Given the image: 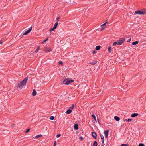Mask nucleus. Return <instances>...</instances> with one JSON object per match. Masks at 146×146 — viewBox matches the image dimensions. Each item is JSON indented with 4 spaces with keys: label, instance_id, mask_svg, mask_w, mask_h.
I'll list each match as a JSON object with an SVG mask.
<instances>
[{
    "label": "nucleus",
    "instance_id": "obj_40",
    "mask_svg": "<svg viewBox=\"0 0 146 146\" xmlns=\"http://www.w3.org/2000/svg\"><path fill=\"white\" fill-rule=\"evenodd\" d=\"M131 38H130V39H129L128 41H127V42H129L130 41H131Z\"/></svg>",
    "mask_w": 146,
    "mask_h": 146
},
{
    "label": "nucleus",
    "instance_id": "obj_35",
    "mask_svg": "<svg viewBox=\"0 0 146 146\" xmlns=\"http://www.w3.org/2000/svg\"><path fill=\"white\" fill-rule=\"evenodd\" d=\"M60 135H61L60 134H59L56 135V137H58V138L60 136Z\"/></svg>",
    "mask_w": 146,
    "mask_h": 146
},
{
    "label": "nucleus",
    "instance_id": "obj_37",
    "mask_svg": "<svg viewBox=\"0 0 146 146\" xmlns=\"http://www.w3.org/2000/svg\"><path fill=\"white\" fill-rule=\"evenodd\" d=\"M80 139L81 140H83V138L82 137H80Z\"/></svg>",
    "mask_w": 146,
    "mask_h": 146
},
{
    "label": "nucleus",
    "instance_id": "obj_1",
    "mask_svg": "<svg viewBox=\"0 0 146 146\" xmlns=\"http://www.w3.org/2000/svg\"><path fill=\"white\" fill-rule=\"evenodd\" d=\"M28 77H26L24 80H23L22 81L20 82L17 85V88L22 89L23 87L26 85L28 80Z\"/></svg>",
    "mask_w": 146,
    "mask_h": 146
},
{
    "label": "nucleus",
    "instance_id": "obj_36",
    "mask_svg": "<svg viewBox=\"0 0 146 146\" xmlns=\"http://www.w3.org/2000/svg\"><path fill=\"white\" fill-rule=\"evenodd\" d=\"M63 64V62H61V61H60L59 62V65H60V64Z\"/></svg>",
    "mask_w": 146,
    "mask_h": 146
},
{
    "label": "nucleus",
    "instance_id": "obj_41",
    "mask_svg": "<svg viewBox=\"0 0 146 146\" xmlns=\"http://www.w3.org/2000/svg\"><path fill=\"white\" fill-rule=\"evenodd\" d=\"M104 29V28L102 27V28L101 29V31H102V30H103Z\"/></svg>",
    "mask_w": 146,
    "mask_h": 146
},
{
    "label": "nucleus",
    "instance_id": "obj_21",
    "mask_svg": "<svg viewBox=\"0 0 146 146\" xmlns=\"http://www.w3.org/2000/svg\"><path fill=\"white\" fill-rule=\"evenodd\" d=\"M97 143L96 141H95L94 142L93 146H97Z\"/></svg>",
    "mask_w": 146,
    "mask_h": 146
},
{
    "label": "nucleus",
    "instance_id": "obj_32",
    "mask_svg": "<svg viewBox=\"0 0 146 146\" xmlns=\"http://www.w3.org/2000/svg\"><path fill=\"white\" fill-rule=\"evenodd\" d=\"M30 130V129L29 128V129H28L27 130V131H25V133H27L28 132H29V131Z\"/></svg>",
    "mask_w": 146,
    "mask_h": 146
},
{
    "label": "nucleus",
    "instance_id": "obj_17",
    "mask_svg": "<svg viewBox=\"0 0 146 146\" xmlns=\"http://www.w3.org/2000/svg\"><path fill=\"white\" fill-rule=\"evenodd\" d=\"M40 46H38L36 50L35 51V53H37L39 51V50H40Z\"/></svg>",
    "mask_w": 146,
    "mask_h": 146
},
{
    "label": "nucleus",
    "instance_id": "obj_19",
    "mask_svg": "<svg viewBox=\"0 0 146 146\" xmlns=\"http://www.w3.org/2000/svg\"><path fill=\"white\" fill-rule=\"evenodd\" d=\"M72 112V110H68L66 112V113L67 114H70Z\"/></svg>",
    "mask_w": 146,
    "mask_h": 146
},
{
    "label": "nucleus",
    "instance_id": "obj_5",
    "mask_svg": "<svg viewBox=\"0 0 146 146\" xmlns=\"http://www.w3.org/2000/svg\"><path fill=\"white\" fill-rule=\"evenodd\" d=\"M125 39L124 38H120L118 40V41L119 42V45H121L122 43L124 42Z\"/></svg>",
    "mask_w": 146,
    "mask_h": 146
},
{
    "label": "nucleus",
    "instance_id": "obj_27",
    "mask_svg": "<svg viewBox=\"0 0 146 146\" xmlns=\"http://www.w3.org/2000/svg\"><path fill=\"white\" fill-rule=\"evenodd\" d=\"M74 104H72V106L70 107V109H73L74 108Z\"/></svg>",
    "mask_w": 146,
    "mask_h": 146
},
{
    "label": "nucleus",
    "instance_id": "obj_8",
    "mask_svg": "<svg viewBox=\"0 0 146 146\" xmlns=\"http://www.w3.org/2000/svg\"><path fill=\"white\" fill-rule=\"evenodd\" d=\"M92 136L95 139H96L97 138V134L95 132H92Z\"/></svg>",
    "mask_w": 146,
    "mask_h": 146
},
{
    "label": "nucleus",
    "instance_id": "obj_12",
    "mask_svg": "<svg viewBox=\"0 0 146 146\" xmlns=\"http://www.w3.org/2000/svg\"><path fill=\"white\" fill-rule=\"evenodd\" d=\"M42 137V135L41 134H40V135H37L35 137V139H37L39 137Z\"/></svg>",
    "mask_w": 146,
    "mask_h": 146
},
{
    "label": "nucleus",
    "instance_id": "obj_13",
    "mask_svg": "<svg viewBox=\"0 0 146 146\" xmlns=\"http://www.w3.org/2000/svg\"><path fill=\"white\" fill-rule=\"evenodd\" d=\"M74 129H75L76 130L78 129V125L77 124H75L74 125Z\"/></svg>",
    "mask_w": 146,
    "mask_h": 146
},
{
    "label": "nucleus",
    "instance_id": "obj_4",
    "mask_svg": "<svg viewBox=\"0 0 146 146\" xmlns=\"http://www.w3.org/2000/svg\"><path fill=\"white\" fill-rule=\"evenodd\" d=\"M52 49L50 47H45L43 50V51L46 53L50 52L52 51Z\"/></svg>",
    "mask_w": 146,
    "mask_h": 146
},
{
    "label": "nucleus",
    "instance_id": "obj_22",
    "mask_svg": "<svg viewBox=\"0 0 146 146\" xmlns=\"http://www.w3.org/2000/svg\"><path fill=\"white\" fill-rule=\"evenodd\" d=\"M119 42L118 41L116 42H114L113 44V46H115V45L117 44V45H119Z\"/></svg>",
    "mask_w": 146,
    "mask_h": 146
},
{
    "label": "nucleus",
    "instance_id": "obj_38",
    "mask_svg": "<svg viewBox=\"0 0 146 146\" xmlns=\"http://www.w3.org/2000/svg\"><path fill=\"white\" fill-rule=\"evenodd\" d=\"M93 54H95L97 53V51L96 50H94L93 52Z\"/></svg>",
    "mask_w": 146,
    "mask_h": 146
},
{
    "label": "nucleus",
    "instance_id": "obj_28",
    "mask_svg": "<svg viewBox=\"0 0 146 146\" xmlns=\"http://www.w3.org/2000/svg\"><path fill=\"white\" fill-rule=\"evenodd\" d=\"M132 120L131 119H129L128 120L125 119L124 120V121H127L128 122H130Z\"/></svg>",
    "mask_w": 146,
    "mask_h": 146
},
{
    "label": "nucleus",
    "instance_id": "obj_43",
    "mask_svg": "<svg viewBox=\"0 0 146 146\" xmlns=\"http://www.w3.org/2000/svg\"><path fill=\"white\" fill-rule=\"evenodd\" d=\"M102 146H103V145H102Z\"/></svg>",
    "mask_w": 146,
    "mask_h": 146
},
{
    "label": "nucleus",
    "instance_id": "obj_20",
    "mask_svg": "<svg viewBox=\"0 0 146 146\" xmlns=\"http://www.w3.org/2000/svg\"><path fill=\"white\" fill-rule=\"evenodd\" d=\"M58 22H56L54 25V27L55 28V29L57 27V25H58Z\"/></svg>",
    "mask_w": 146,
    "mask_h": 146
},
{
    "label": "nucleus",
    "instance_id": "obj_10",
    "mask_svg": "<svg viewBox=\"0 0 146 146\" xmlns=\"http://www.w3.org/2000/svg\"><path fill=\"white\" fill-rule=\"evenodd\" d=\"M100 137L102 139V144L104 143V138L103 136L102 135H100Z\"/></svg>",
    "mask_w": 146,
    "mask_h": 146
},
{
    "label": "nucleus",
    "instance_id": "obj_3",
    "mask_svg": "<svg viewBox=\"0 0 146 146\" xmlns=\"http://www.w3.org/2000/svg\"><path fill=\"white\" fill-rule=\"evenodd\" d=\"M74 81L70 79H66L63 81V83L65 85H69L71 83L74 82Z\"/></svg>",
    "mask_w": 146,
    "mask_h": 146
},
{
    "label": "nucleus",
    "instance_id": "obj_42",
    "mask_svg": "<svg viewBox=\"0 0 146 146\" xmlns=\"http://www.w3.org/2000/svg\"><path fill=\"white\" fill-rule=\"evenodd\" d=\"M0 43L1 44H2V42H1V41L0 42Z\"/></svg>",
    "mask_w": 146,
    "mask_h": 146
},
{
    "label": "nucleus",
    "instance_id": "obj_2",
    "mask_svg": "<svg viewBox=\"0 0 146 146\" xmlns=\"http://www.w3.org/2000/svg\"><path fill=\"white\" fill-rule=\"evenodd\" d=\"M135 14L145 15L146 14V9H143L141 10H138L135 13Z\"/></svg>",
    "mask_w": 146,
    "mask_h": 146
},
{
    "label": "nucleus",
    "instance_id": "obj_26",
    "mask_svg": "<svg viewBox=\"0 0 146 146\" xmlns=\"http://www.w3.org/2000/svg\"><path fill=\"white\" fill-rule=\"evenodd\" d=\"M50 119L51 120H53L54 119V117L53 116H50Z\"/></svg>",
    "mask_w": 146,
    "mask_h": 146
},
{
    "label": "nucleus",
    "instance_id": "obj_9",
    "mask_svg": "<svg viewBox=\"0 0 146 146\" xmlns=\"http://www.w3.org/2000/svg\"><path fill=\"white\" fill-rule=\"evenodd\" d=\"M138 115V113H133L131 115V116L132 117H134L136 116H137Z\"/></svg>",
    "mask_w": 146,
    "mask_h": 146
},
{
    "label": "nucleus",
    "instance_id": "obj_16",
    "mask_svg": "<svg viewBox=\"0 0 146 146\" xmlns=\"http://www.w3.org/2000/svg\"><path fill=\"white\" fill-rule=\"evenodd\" d=\"M139 43L138 41H136L132 43V44L133 45H135Z\"/></svg>",
    "mask_w": 146,
    "mask_h": 146
},
{
    "label": "nucleus",
    "instance_id": "obj_15",
    "mask_svg": "<svg viewBox=\"0 0 146 146\" xmlns=\"http://www.w3.org/2000/svg\"><path fill=\"white\" fill-rule=\"evenodd\" d=\"M114 118L117 121H119L120 120V119L119 117L116 116H115Z\"/></svg>",
    "mask_w": 146,
    "mask_h": 146
},
{
    "label": "nucleus",
    "instance_id": "obj_18",
    "mask_svg": "<svg viewBox=\"0 0 146 146\" xmlns=\"http://www.w3.org/2000/svg\"><path fill=\"white\" fill-rule=\"evenodd\" d=\"M97 63V61H94L93 62H90V63L91 64L94 65L95 64H96Z\"/></svg>",
    "mask_w": 146,
    "mask_h": 146
},
{
    "label": "nucleus",
    "instance_id": "obj_33",
    "mask_svg": "<svg viewBox=\"0 0 146 146\" xmlns=\"http://www.w3.org/2000/svg\"><path fill=\"white\" fill-rule=\"evenodd\" d=\"M56 141H55L54 142L53 146H56Z\"/></svg>",
    "mask_w": 146,
    "mask_h": 146
},
{
    "label": "nucleus",
    "instance_id": "obj_24",
    "mask_svg": "<svg viewBox=\"0 0 146 146\" xmlns=\"http://www.w3.org/2000/svg\"><path fill=\"white\" fill-rule=\"evenodd\" d=\"M92 117L96 121V117L95 115H91Z\"/></svg>",
    "mask_w": 146,
    "mask_h": 146
},
{
    "label": "nucleus",
    "instance_id": "obj_34",
    "mask_svg": "<svg viewBox=\"0 0 146 146\" xmlns=\"http://www.w3.org/2000/svg\"><path fill=\"white\" fill-rule=\"evenodd\" d=\"M107 23V22H106V23H105L104 24H103L102 25H101V26H104Z\"/></svg>",
    "mask_w": 146,
    "mask_h": 146
},
{
    "label": "nucleus",
    "instance_id": "obj_14",
    "mask_svg": "<svg viewBox=\"0 0 146 146\" xmlns=\"http://www.w3.org/2000/svg\"><path fill=\"white\" fill-rule=\"evenodd\" d=\"M101 48V46H96L95 48V49L97 50H99Z\"/></svg>",
    "mask_w": 146,
    "mask_h": 146
},
{
    "label": "nucleus",
    "instance_id": "obj_30",
    "mask_svg": "<svg viewBox=\"0 0 146 146\" xmlns=\"http://www.w3.org/2000/svg\"><path fill=\"white\" fill-rule=\"evenodd\" d=\"M145 145L143 143H140L139 145V146H144Z\"/></svg>",
    "mask_w": 146,
    "mask_h": 146
},
{
    "label": "nucleus",
    "instance_id": "obj_11",
    "mask_svg": "<svg viewBox=\"0 0 146 146\" xmlns=\"http://www.w3.org/2000/svg\"><path fill=\"white\" fill-rule=\"evenodd\" d=\"M36 94V92L35 89H34L33 92L32 93V95L33 96H35Z\"/></svg>",
    "mask_w": 146,
    "mask_h": 146
},
{
    "label": "nucleus",
    "instance_id": "obj_23",
    "mask_svg": "<svg viewBox=\"0 0 146 146\" xmlns=\"http://www.w3.org/2000/svg\"><path fill=\"white\" fill-rule=\"evenodd\" d=\"M108 51L109 52H111V47H109L108 48Z\"/></svg>",
    "mask_w": 146,
    "mask_h": 146
},
{
    "label": "nucleus",
    "instance_id": "obj_29",
    "mask_svg": "<svg viewBox=\"0 0 146 146\" xmlns=\"http://www.w3.org/2000/svg\"><path fill=\"white\" fill-rule=\"evenodd\" d=\"M48 40V38H47L45 40H44L42 43V44H44V42H46V41H47Z\"/></svg>",
    "mask_w": 146,
    "mask_h": 146
},
{
    "label": "nucleus",
    "instance_id": "obj_25",
    "mask_svg": "<svg viewBox=\"0 0 146 146\" xmlns=\"http://www.w3.org/2000/svg\"><path fill=\"white\" fill-rule=\"evenodd\" d=\"M120 146H129V145L128 144H122Z\"/></svg>",
    "mask_w": 146,
    "mask_h": 146
},
{
    "label": "nucleus",
    "instance_id": "obj_6",
    "mask_svg": "<svg viewBox=\"0 0 146 146\" xmlns=\"http://www.w3.org/2000/svg\"><path fill=\"white\" fill-rule=\"evenodd\" d=\"M32 30V27H31L29 30H27V31H25L23 33V35L22 36V37H23V36L24 35H26L28 33H30V31Z\"/></svg>",
    "mask_w": 146,
    "mask_h": 146
},
{
    "label": "nucleus",
    "instance_id": "obj_7",
    "mask_svg": "<svg viewBox=\"0 0 146 146\" xmlns=\"http://www.w3.org/2000/svg\"><path fill=\"white\" fill-rule=\"evenodd\" d=\"M109 132V130H107L105 131L104 132V134L105 136V137L106 138H107L108 137V135Z\"/></svg>",
    "mask_w": 146,
    "mask_h": 146
},
{
    "label": "nucleus",
    "instance_id": "obj_31",
    "mask_svg": "<svg viewBox=\"0 0 146 146\" xmlns=\"http://www.w3.org/2000/svg\"><path fill=\"white\" fill-rule=\"evenodd\" d=\"M55 29L54 28V27L52 28H51L50 29V32H51L52 31H53Z\"/></svg>",
    "mask_w": 146,
    "mask_h": 146
},
{
    "label": "nucleus",
    "instance_id": "obj_39",
    "mask_svg": "<svg viewBox=\"0 0 146 146\" xmlns=\"http://www.w3.org/2000/svg\"><path fill=\"white\" fill-rule=\"evenodd\" d=\"M60 19V17H57V18H56V20H57V21H59V19Z\"/></svg>",
    "mask_w": 146,
    "mask_h": 146
}]
</instances>
